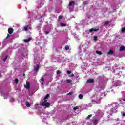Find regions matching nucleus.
Here are the masks:
<instances>
[{"label": "nucleus", "instance_id": "f257e3e1", "mask_svg": "<svg viewBox=\"0 0 125 125\" xmlns=\"http://www.w3.org/2000/svg\"><path fill=\"white\" fill-rule=\"evenodd\" d=\"M40 106H42V107H44L45 106V109L46 108H49L50 106V103L49 102H47V100H45L43 102H41L40 103Z\"/></svg>", "mask_w": 125, "mask_h": 125}, {"label": "nucleus", "instance_id": "f03ea898", "mask_svg": "<svg viewBox=\"0 0 125 125\" xmlns=\"http://www.w3.org/2000/svg\"><path fill=\"white\" fill-rule=\"evenodd\" d=\"M39 64L37 63L36 66L34 67V70L36 73H38V71H39V69H40Z\"/></svg>", "mask_w": 125, "mask_h": 125}, {"label": "nucleus", "instance_id": "7ed1b4c3", "mask_svg": "<svg viewBox=\"0 0 125 125\" xmlns=\"http://www.w3.org/2000/svg\"><path fill=\"white\" fill-rule=\"evenodd\" d=\"M24 87L26 88V89H30V82H26V85H24Z\"/></svg>", "mask_w": 125, "mask_h": 125}, {"label": "nucleus", "instance_id": "20e7f679", "mask_svg": "<svg viewBox=\"0 0 125 125\" xmlns=\"http://www.w3.org/2000/svg\"><path fill=\"white\" fill-rule=\"evenodd\" d=\"M99 30V28H98L97 29H93V28H91L89 30V32L90 33H92V32H96V31H98Z\"/></svg>", "mask_w": 125, "mask_h": 125}, {"label": "nucleus", "instance_id": "39448f33", "mask_svg": "<svg viewBox=\"0 0 125 125\" xmlns=\"http://www.w3.org/2000/svg\"><path fill=\"white\" fill-rule=\"evenodd\" d=\"M114 53V51L113 50H110L109 51L107 52V54L108 55H112V54Z\"/></svg>", "mask_w": 125, "mask_h": 125}, {"label": "nucleus", "instance_id": "423d86ee", "mask_svg": "<svg viewBox=\"0 0 125 125\" xmlns=\"http://www.w3.org/2000/svg\"><path fill=\"white\" fill-rule=\"evenodd\" d=\"M8 31L9 34H12V33H13V29L12 28H9Z\"/></svg>", "mask_w": 125, "mask_h": 125}, {"label": "nucleus", "instance_id": "0eeeda50", "mask_svg": "<svg viewBox=\"0 0 125 125\" xmlns=\"http://www.w3.org/2000/svg\"><path fill=\"white\" fill-rule=\"evenodd\" d=\"M124 50H125V46H122L120 47V51H123Z\"/></svg>", "mask_w": 125, "mask_h": 125}, {"label": "nucleus", "instance_id": "6e6552de", "mask_svg": "<svg viewBox=\"0 0 125 125\" xmlns=\"http://www.w3.org/2000/svg\"><path fill=\"white\" fill-rule=\"evenodd\" d=\"M87 83H94V79H89L87 81Z\"/></svg>", "mask_w": 125, "mask_h": 125}, {"label": "nucleus", "instance_id": "1a4fd4ad", "mask_svg": "<svg viewBox=\"0 0 125 125\" xmlns=\"http://www.w3.org/2000/svg\"><path fill=\"white\" fill-rule=\"evenodd\" d=\"M25 105L28 107H31V104H29V103L27 101L25 102Z\"/></svg>", "mask_w": 125, "mask_h": 125}, {"label": "nucleus", "instance_id": "9d476101", "mask_svg": "<svg viewBox=\"0 0 125 125\" xmlns=\"http://www.w3.org/2000/svg\"><path fill=\"white\" fill-rule=\"evenodd\" d=\"M75 4V1H72L69 3V6H72V5H74Z\"/></svg>", "mask_w": 125, "mask_h": 125}, {"label": "nucleus", "instance_id": "9b49d317", "mask_svg": "<svg viewBox=\"0 0 125 125\" xmlns=\"http://www.w3.org/2000/svg\"><path fill=\"white\" fill-rule=\"evenodd\" d=\"M31 41V38L24 40V42H29Z\"/></svg>", "mask_w": 125, "mask_h": 125}, {"label": "nucleus", "instance_id": "f8f14e48", "mask_svg": "<svg viewBox=\"0 0 125 125\" xmlns=\"http://www.w3.org/2000/svg\"><path fill=\"white\" fill-rule=\"evenodd\" d=\"M96 53H97V54H99V55H102V53L98 50L96 51Z\"/></svg>", "mask_w": 125, "mask_h": 125}, {"label": "nucleus", "instance_id": "ddd939ff", "mask_svg": "<svg viewBox=\"0 0 125 125\" xmlns=\"http://www.w3.org/2000/svg\"><path fill=\"white\" fill-rule=\"evenodd\" d=\"M48 97H49V94H47L46 95V96L44 98V101H45V100H46V99H48Z\"/></svg>", "mask_w": 125, "mask_h": 125}, {"label": "nucleus", "instance_id": "4468645a", "mask_svg": "<svg viewBox=\"0 0 125 125\" xmlns=\"http://www.w3.org/2000/svg\"><path fill=\"white\" fill-rule=\"evenodd\" d=\"M41 81H42V84H43V82H44V79H43V77H41Z\"/></svg>", "mask_w": 125, "mask_h": 125}, {"label": "nucleus", "instance_id": "2eb2a0df", "mask_svg": "<svg viewBox=\"0 0 125 125\" xmlns=\"http://www.w3.org/2000/svg\"><path fill=\"white\" fill-rule=\"evenodd\" d=\"M83 95L82 94H80L79 95V98L80 99H83Z\"/></svg>", "mask_w": 125, "mask_h": 125}, {"label": "nucleus", "instance_id": "dca6fc26", "mask_svg": "<svg viewBox=\"0 0 125 125\" xmlns=\"http://www.w3.org/2000/svg\"><path fill=\"white\" fill-rule=\"evenodd\" d=\"M93 123H94V125H97V120L95 119L94 120H93Z\"/></svg>", "mask_w": 125, "mask_h": 125}, {"label": "nucleus", "instance_id": "f3484780", "mask_svg": "<svg viewBox=\"0 0 125 125\" xmlns=\"http://www.w3.org/2000/svg\"><path fill=\"white\" fill-rule=\"evenodd\" d=\"M60 25L61 27H65L66 26V24H64V23H61Z\"/></svg>", "mask_w": 125, "mask_h": 125}, {"label": "nucleus", "instance_id": "a211bd4d", "mask_svg": "<svg viewBox=\"0 0 125 125\" xmlns=\"http://www.w3.org/2000/svg\"><path fill=\"white\" fill-rule=\"evenodd\" d=\"M121 32H122V33H125V27L122 28V29L121 30Z\"/></svg>", "mask_w": 125, "mask_h": 125}, {"label": "nucleus", "instance_id": "6ab92c4d", "mask_svg": "<svg viewBox=\"0 0 125 125\" xmlns=\"http://www.w3.org/2000/svg\"><path fill=\"white\" fill-rule=\"evenodd\" d=\"M84 5H86V4H88V2L87 1H84L83 3Z\"/></svg>", "mask_w": 125, "mask_h": 125}, {"label": "nucleus", "instance_id": "aec40b11", "mask_svg": "<svg viewBox=\"0 0 125 125\" xmlns=\"http://www.w3.org/2000/svg\"><path fill=\"white\" fill-rule=\"evenodd\" d=\"M109 24V21H105L104 23V26H107Z\"/></svg>", "mask_w": 125, "mask_h": 125}, {"label": "nucleus", "instance_id": "412c9836", "mask_svg": "<svg viewBox=\"0 0 125 125\" xmlns=\"http://www.w3.org/2000/svg\"><path fill=\"white\" fill-rule=\"evenodd\" d=\"M15 82L16 84H17V83H18V79L16 78L15 80Z\"/></svg>", "mask_w": 125, "mask_h": 125}, {"label": "nucleus", "instance_id": "4be33fe9", "mask_svg": "<svg viewBox=\"0 0 125 125\" xmlns=\"http://www.w3.org/2000/svg\"><path fill=\"white\" fill-rule=\"evenodd\" d=\"M24 31H28V26L24 27Z\"/></svg>", "mask_w": 125, "mask_h": 125}, {"label": "nucleus", "instance_id": "5701e85b", "mask_svg": "<svg viewBox=\"0 0 125 125\" xmlns=\"http://www.w3.org/2000/svg\"><path fill=\"white\" fill-rule=\"evenodd\" d=\"M66 82H67V83H72V80H70V79H67V80H66Z\"/></svg>", "mask_w": 125, "mask_h": 125}, {"label": "nucleus", "instance_id": "b1692460", "mask_svg": "<svg viewBox=\"0 0 125 125\" xmlns=\"http://www.w3.org/2000/svg\"><path fill=\"white\" fill-rule=\"evenodd\" d=\"M69 46H65V49H66V50H68V49H69Z\"/></svg>", "mask_w": 125, "mask_h": 125}, {"label": "nucleus", "instance_id": "393cba45", "mask_svg": "<svg viewBox=\"0 0 125 125\" xmlns=\"http://www.w3.org/2000/svg\"><path fill=\"white\" fill-rule=\"evenodd\" d=\"M57 75H59V74H61V71H60V70L57 71Z\"/></svg>", "mask_w": 125, "mask_h": 125}, {"label": "nucleus", "instance_id": "a878e982", "mask_svg": "<svg viewBox=\"0 0 125 125\" xmlns=\"http://www.w3.org/2000/svg\"><path fill=\"white\" fill-rule=\"evenodd\" d=\"M73 94V92H70L67 94V95H72Z\"/></svg>", "mask_w": 125, "mask_h": 125}, {"label": "nucleus", "instance_id": "bb28decb", "mask_svg": "<svg viewBox=\"0 0 125 125\" xmlns=\"http://www.w3.org/2000/svg\"><path fill=\"white\" fill-rule=\"evenodd\" d=\"M77 109H79V107L76 106L73 108V110H74V111H76V110H77Z\"/></svg>", "mask_w": 125, "mask_h": 125}, {"label": "nucleus", "instance_id": "cd10ccee", "mask_svg": "<svg viewBox=\"0 0 125 125\" xmlns=\"http://www.w3.org/2000/svg\"><path fill=\"white\" fill-rule=\"evenodd\" d=\"M67 74H72V71L68 70L67 71Z\"/></svg>", "mask_w": 125, "mask_h": 125}, {"label": "nucleus", "instance_id": "c85d7f7f", "mask_svg": "<svg viewBox=\"0 0 125 125\" xmlns=\"http://www.w3.org/2000/svg\"><path fill=\"white\" fill-rule=\"evenodd\" d=\"M94 41H97V37L96 36L94 37Z\"/></svg>", "mask_w": 125, "mask_h": 125}, {"label": "nucleus", "instance_id": "c756f323", "mask_svg": "<svg viewBox=\"0 0 125 125\" xmlns=\"http://www.w3.org/2000/svg\"><path fill=\"white\" fill-rule=\"evenodd\" d=\"M92 115L90 114V115H89L88 116V117H87V119H89V118H90V117H92Z\"/></svg>", "mask_w": 125, "mask_h": 125}, {"label": "nucleus", "instance_id": "7c9ffc66", "mask_svg": "<svg viewBox=\"0 0 125 125\" xmlns=\"http://www.w3.org/2000/svg\"><path fill=\"white\" fill-rule=\"evenodd\" d=\"M34 62H35V63H36V62H38V60L36 59H35L34 60Z\"/></svg>", "mask_w": 125, "mask_h": 125}, {"label": "nucleus", "instance_id": "2f4dec72", "mask_svg": "<svg viewBox=\"0 0 125 125\" xmlns=\"http://www.w3.org/2000/svg\"><path fill=\"white\" fill-rule=\"evenodd\" d=\"M62 18H63V17H62L61 16H59V19H62Z\"/></svg>", "mask_w": 125, "mask_h": 125}, {"label": "nucleus", "instance_id": "473e14b6", "mask_svg": "<svg viewBox=\"0 0 125 125\" xmlns=\"http://www.w3.org/2000/svg\"><path fill=\"white\" fill-rule=\"evenodd\" d=\"M7 59V56H6L4 58V59H3V61H5V60H6Z\"/></svg>", "mask_w": 125, "mask_h": 125}, {"label": "nucleus", "instance_id": "72a5a7b5", "mask_svg": "<svg viewBox=\"0 0 125 125\" xmlns=\"http://www.w3.org/2000/svg\"><path fill=\"white\" fill-rule=\"evenodd\" d=\"M9 37H10V35H9V34H8L6 39H8V38H9Z\"/></svg>", "mask_w": 125, "mask_h": 125}, {"label": "nucleus", "instance_id": "f704fd0d", "mask_svg": "<svg viewBox=\"0 0 125 125\" xmlns=\"http://www.w3.org/2000/svg\"><path fill=\"white\" fill-rule=\"evenodd\" d=\"M74 74H70V75H69L70 77H74Z\"/></svg>", "mask_w": 125, "mask_h": 125}, {"label": "nucleus", "instance_id": "c9c22d12", "mask_svg": "<svg viewBox=\"0 0 125 125\" xmlns=\"http://www.w3.org/2000/svg\"><path fill=\"white\" fill-rule=\"evenodd\" d=\"M45 34H46V35H47V34H49V32H48V31H46V32H45Z\"/></svg>", "mask_w": 125, "mask_h": 125}, {"label": "nucleus", "instance_id": "e433bc0d", "mask_svg": "<svg viewBox=\"0 0 125 125\" xmlns=\"http://www.w3.org/2000/svg\"><path fill=\"white\" fill-rule=\"evenodd\" d=\"M122 116H123V117H125V113H123L122 114Z\"/></svg>", "mask_w": 125, "mask_h": 125}, {"label": "nucleus", "instance_id": "4c0bfd02", "mask_svg": "<svg viewBox=\"0 0 125 125\" xmlns=\"http://www.w3.org/2000/svg\"><path fill=\"white\" fill-rule=\"evenodd\" d=\"M23 77H25V73L23 74Z\"/></svg>", "mask_w": 125, "mask_h": 125}, {"label": "nucleus", "instance_id": "58836bf2", "mask_svg": "<svg viewBox=\"0 0 125 125\" xmlns=\"http://www.w3.org/2000/svg\"><path fill=\"white\" fill-rule=\"evenodd\" d=\"M123 101H125V99H123Z\"/></svg>", "mask_w": 125, "mask_h": 125}, {"label": "nucleus", "instance_id": "ea45409f", "mask_svg": "<svg viewBox=\"0 0 125 125\" xmlns=\"http://www.w3.org/2000/svg\"><path fill=\"white\" fill-rule=\"evenodd\" d=\"M38 105H39V104H37V105L38 106Z\"/></svg>", "mask_w": 125, "mask_h": 125}, {"label": "nucleus", "instance_id": "a19ab883", "mask_svg": "<svg viewBox=\"0 0 125 125\" xmlns=\"http://www.w3.org/2000/svg\"><path fill=\"white\" fill-rule=\"evenodd\" d=\"M58 21H59V20H58Z\"/></svg>", "mask_w": 125, "mask_h": 125}, {"label": "nucleus", "instance_id": "79ce46f5", "mask_svg": "<svg viewBox=\"0 0 125 125\" xmlns=\"http://www.w3.org/2000/svg\"><path fill=\"white\" fill-rule=\"evenodd\" d=\"M4 98H5H5H5V97H4Z\"/></svg>", "mask_w": 125, "mask_h": 125}]
</instances>
